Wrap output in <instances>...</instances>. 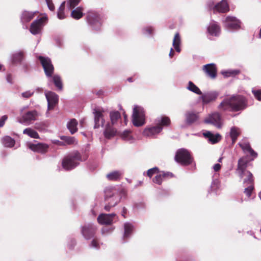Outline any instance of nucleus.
<instances>
[{"label":"nucleus","instance_id":"f257e3e1","mask_svg":"<svg viewBox=\"0 0 261 261\" xmlns=\"http://www.w3.org/2000/svg\"><path fill=\"white\" fill-rule=\"evenodd\" d=\"M248 106L246 97L240 94H233L226 98L219 105L218 109L221 111L238 112L245 109Z\"/></svg>","mask_w":261,"mask_h":261},{"label":"nucleus","instance_id":"f03ea898","mask_svg":"<svg viewBox=\"0 0 261 261\" xmlns=\"http://www.w3.org/2000/svg\"><path fill=\"white\" fill-rule=\"evenodd\" d=\"M105 193L107 203L104 209L107 212L116 206L122 197H125L126 195V192L124 189H121L119 190L115 187L107 188L105 190Z\"/></svg>","mask_w":261,"mask_h":261},{"label":"nucleus","instance_id":"7ed1b4c3","mask_svg":"<svg viewBox=\"0 0 261 261\" xmlns=\"http://www.w3.org/2000/svg\"><path fill=\"white\" fill-rule=\"evenodd\" d=\"M78 151H74L65 156L62 160V166L65 170H70L77 166L80 162L85 160Z\"/></svg>","mask_w":261,"mask_h":261},{"label":"nucleus","instance_id":"20e7f679","mask_svg":"<svg viewBox=\"0 0 261 261\" xmlns=\"http://www.w3.org/2000/svg\"><path fill=\"white\" fill-rule=\"evenodd\" d=\"M247 166V161L244 158H241L238 161L237 173L242 179L244 176L246 178L244 179L243 184L251 183L252 181V174L246 170Z\"/></svg>","mask_w":261,"mask_h":261},{"label":"nucleus","instance_id":"39448f33","mask_svg":"<svg viewBox=\"0 0 261 261\" xmlns=\"http://www.w3.org/2000/svg\"><path fill=\"white\" fill-rule=\"evenodd\" d=\"M132 121L134 125L136 127L141 126L145 123V114L143 107L134 106Z\"/></svg>","mask_w":261,"mask_h":261},{"label":"nucleus","instance_id":"423d86ee","mask_svg":"<svg viewBox=\"0 0 261 261\" xmlns=\"http://www.w3.org/2000/svg\"><path fill=\"white\" fill-rule=\"evenodd\" d=\"M47 22V17L43 16L33 21L29 29L31 33L34 35L41 34L43 27Z\"/></svg>","mask_w":261,"mask_h":261},{"label":"nucleus","instance_id":"0eeeda50","mask_svg":"<svg viewBox=\"0 0 261 261\" xmlns=\"http://www.w3.org/2000/svg\"><path fill=\"white\" fill-rule=\"evenodd\" d=\"M175 160L182 165H188L192 163V158L188 150L181 148L177 151Z\"/></svg>","mask_w":261,"mask_h":261},{"label":"nucleus","instance_id":"6e6552de","mask_svg":"<svg viewBox=\"0 0 261 261\" xmlns=\"http://www.w3.org/2000/svg\"><path fill=\"white\" fill-rule=\"evenodd\" d=\"M207 6L215 12L226 13L229 10V5L226 0H222L217 4L213 1H210L207 2Z\"/></svg>","mask_w":261,"mask_h":261},{"label":"nucleus","instance_id":"1a4fd4ad","mask_svg":"<svg viewBox=\"0 0 261 261\" xmlns=\"http://www.w3.org/2000/svg\"><path fill=\"white\" fill-rule=\"evenodd\" d=\"M87 19L88 23L95 30L100 29L101 23L99 15L94 12L90 11L88 13Z\"/></svg>","mask_w":261,"mask_h":261},{"label":"nucleus","instance_id":"9d476101","mask_svg":"<svg viewBox=\"0 0 261 261\" xmlns=\"http://www.w3.org/2000/svg\"><path fill=\"white\" fill-rule=\"evenodd\" d=\"M204 122L207 124H212L217 128H221L222 125V119L221 114L217 112H213L206 117Z\"/></svg>","mask_w":261,"mask_h":261},{"label":"nucleus","instance_id":"9b49d317","mask_svg":"<svg viewBox=\"0 0 261 261\" xmlns=\"http://www.w3.org/2000/svg\"><path fill=\"white\" fill-rule=\"evenodd\" d=\"M38 58L43 68L46 75L47 77H51L53 73L54 68L50 59L42 56H39Z\"/></svg>","mask_w":261,"mask_h":261},{"label":"nucleus","instance_id":"f8f14e48","mask_svg":"<svg viewBox=\"0 0 261 261\" xmlns=\"http://www.w3.org/2000/svg\"><path fill=\"white\" fill-rule=\"evenodd\" d=\"M96 229V226L89 223L81 227V233L85 239L90 240L94 237Z\"/></svg>","mask_w":261,"mask_h":261},{"label":"nucleus","instance_id":"ddd939ff","mask_svg":"<svg viewBox=\"0 0 261 261\" xmlns=\"http://www.w3.org/2000/svg\"><path fill=\"white\" fill-rule=\"evenodd\" d=\"M39 115L37 111H30L24 114L21 118H18L17 121L21 124L30 123L32 121L37 120Z\"/></svg>","mask_w":261,"mask_h":261},{"label":"nucleus","instance_id":"4468645a","mask_svg":"<svg viewBox=\"0 0 261 261\" xmlns=\"http://www.w3.org/2000/svg\"><path fill=\"white\" fill-rule=\"evenodd\" d=\"M224 27L229 30H238L241 27V21L236 17L227 16L224 22Z\"/></svg>","mask_w":261,"mask_h":261},{"label":"nucleus","instance_id":"2eb2a0df","mask_svg":"<svg viewBox=\"0 0 261 261\" xmlns=\"http://www.w3.org/2000/svg\"><path fill=\"white\" fill-rule=\"evenodd\" d=\"M103 112V111H101L98 109H94L93 110V114L94 115V128H97L100 126H103L105 123V120L102 114Z\"/></svg>","mask_w":261,"mask_h":261},{"label":"nucleus","instance_id":"dca6fc26","mask_svg":"<svg viewBox=\"0 0 261 261\" xmlns=\"http://www.w3.org/2000/svg\"><path fill=\"white\" fill-rule=\"evenodd\" d=\"M116 217V215L115 213L101 214L97 218V221L102 225H111L113 223V220Z\"/></svg>","mask_w":261,"mask_h":261},{"label":"nucleus","instance_id":"f3484780","mask_svg":"<svg viewBox=\"0 0 261 261\" xmlns=\"http://www.w3.org/2000/svg\"><path fill=\"white\" fill-rule=\"evenodd\" d=\"M45 95L48 103V109L51 110L53 109L56 103H57L58 101V96L55 93L51 91L46 92Z\"/></svg>","mask_w":261,"mask_h":261},{"label":"nucleus","instance_id":"a211bd4d","mask_svg":"<svg viewBox=\"0 0 261 261\" xmlns=\"http://www.w3.org/2000/svg\"><path fill=\"white\" fill-rule=\"evenodd\" d=\"M219 95L217 91H210L201 94V98L203 104H207L212 101H215Z\"/></svg>","mask_w":261,"mask_h":261},{"label":"nucleus","instance_id":"6ab92c4d","mask_svg":"<svg viewBox=\"0 0 261 261\" xmlns=\"http://www.w3.org/2000/svg\"><path fill=\"white\" fill-rule=\"evenodd\" d=\"M162 130V127L156 125L152 127L146 128L143 131V135L148 137H153L159 134Z\"/></svg>","mask_w":261,"mask_h":261},{"label":"nucleus","instance_id":"aec40b11","mask_svg":"<svg viewBox=\"0 0 261 261\" xmlns=\"http://www.w3.org/2000/svg\"><path fill=\"white\" fill-rule=\"evenodd\" d=\"M185 117L186 124L189 125L196 122L199 118L198 113L192 111L186 112Z\"/></svg>","mask_w":261,"mask_h":261},{"label":"nucleus","instance_id":"412c9836","mask_svg":"<svg viewBox=\"0 0 261 261\" xmlns=\"http://www.w3.org/2000/svg\"><path fill=\"white\" fill-rule=\"evenodd\" d=\"M203 70L210 77L214 79L216 77L217 68L215 64L213 63L206 64L203 66Z\"/></svg>","mask_w":261,"mask_h":261},{"label":"nucleus","instance_id":"4be33fe9","mask_svg":"<svg viewBox=\"0 0 261 261\" xmlns=\"http://www.w3.org/2000/svg\"><path fill=\"white\" fill-rule=\"evenodd\" d=\"M29 148L34 151L44 153L47 151L48 145L43 143L32 144L30 145Z\"/></svg>","mask_w":261,"mask_h":261},{"label":"nucleus","instance_id":"5701e85b","mask_svg":"<svg viewBox=\"0 0 261 261\" xmlns=\"http://www.w3.org/2000/svg\"><path fill=\"white\" fill-rule=\"evenodd\" d=\"M239 145L245 153H249L254 158L257 157V153L251 148L249 142L243 141L239 142Z\"/></svg>","mask_w":261,"mask_h":261},{"label":"nucleus","instance_id":"b1692460","mask_svg":"<svg viewBox=\"0 0 261 261\" xmlns=\"http://www.w3.org/2000/svg\"><path fill=\"white\" fill-rule=\"evenodd\" d=\"M207 31L211 35L217 36L220 33V27L217 22L213 21L210 23L207 28Z\"/></svg>","mask_w":261,"mask_h":261},{"label":"nucleus","instance_id":"393cba45","mask_svg":"<svg viewBox=\"0 0 261 261\" xmlns=\"http://www.w3.org/2000/svg\"><path fill=\"white\" fill-rule=\"evenodd\" d=\"M37 11L30 12L24 11L22 12L20 20L22 23H27L30 21L37 13Z\"/></svg>","mask_w":261,"mask_h":261},{"label":"nucleus","instance_id":"a878e982","mask_svg":"<svg viewBox=\"0 0 261 261\" xmlns=\"http://www.w3.org/2000/svg\"><path fill=\"white\" fill-rule=\"evenodd\" d=\"M61 139L62 142H59L60 145H74L77 143V141L74 137L62 136Z\"/></svg>","mask_w":261,"mask_h":261},{"label":"nucleus","instance_id":"bb28decb","mask_svg":"<svg viewBox=\"0 0 261 261\" xmlns=\"http://www.w3.org/2000/svg\"><path fill=\"white\" fill-rule=\"evenodd\" d=\"M23 59V53L18 51L13 54L11 56V61L13 64H17L21 63Z\"/></svg>","mask_w":261,"mask_h":261},{"label":"nucleus","instance_id":"cd10ccee","mask_svg":"<svg viewBox=\"0 0 261 261\" xmlns=\"http://www.w3.org/2000/svg\"><path fill=\"white\" fill-rule=\"evenodd\" d=\"M117 131L110 124H107L103 132L105 137L106 138L110 139L114 137L116 134Z\"/></svg>","mask_w":261,"mask_h":261},{"label":"nucleus","instance_id":"c85d7f7f","mask_svg":"<svg viewBox=\"0 0 261 261\" xmlns=\"http://www.w3.org/2000/svg\"><path fill=\"white\" fill-rule=\"evenodd\" d=\"M155 123L158 126H161L162 127L167 126L170 123V120L167 116H160L155 120Z\"/></svg>","mask_w":261,"mask_h":261},{"label":"nucleus","instance_id":"c756f323","mask_svg":"<svg viewBox=\"0 0 261 261\" xmlns=\"http://www.w3.org/2000/svg\"><path fill=\"white\" fill-rule=\"evenodd\" d=\"M122 175V172L120 171H114L107 174V178L109 180H119Z\"/></svg>","mask_w":261,"mask_h":261},{"label":"nucleus","instance_id":"7c9ffc66","mask_svg":"<svg viewBox=\"0 0 261 261\" xmlns=\"http://www.w3.org/2000/svg\"><path fill=\"white\" fill-rule=\"evenodd\" d=\"M240 134L241 131L239 128L233 126L230 128L229 134L233 144L235 143Z\"/></svg>","mask_w":261,"mask_h":261},{"label":"nucleus","instance_id":"2f4dec72","mask_svg":"<svg viewBox=\"0 0 261 261\" xmlns=\"http://www.w3.org/2000/svg\"><path fill=\"white\" fill-rule=\"evenodd\" d=\"M77 121L75 119H71L67 124V127L71 134H73L77 130Z\"/></svg>","mask_w":261,"mask_h":261},{"label":"nucleus","instance_id":"473e14b6","mask_svg":"<svg viewBox=\"0 0 261 261\" xmlns=\"http://www.w3.org/2000/svg\"><path fill=\"white\" fill-rule=\"evenodd\" d=\"M124 232L123 234V239L129 238L132 234L134 226L132 224L127 222L124 224Z\"/></svg>","mask_w":261,"mask_h":261},{"label":"nucleus","instance_id":"72a5a7b5","mask_svg":"<svg viewBox=\"0 0 261 261\" xmlns=\"http://www.w3.org/2000/svg\"><path fill=\"white\" fill-rule=\"evenodd\" d=\"M2 142L3 145L6 147L11 148L14 146L15 141L11 137L9 136H5L2 139Z\"/></svg>","mask_w":261,"mask_h":261},{"label":"nucleus","instance_id":"f704fd0d","mask_svg":"<svg viewBox=\"0 0 261 261\" xmlns=\"http://www.w3.org/2000/svg\"><path fill=\"white\" fill-rule=\"evenodd\" d=\"M180 43L181 40L179 34L178 33H176L174 35L172 45L176 51L178 53H179L181 50L180 48Z\"/></svg>","mask_w":261,"mask_h":261},{"label":"nucleus","instance_id":"c9c22d12","mask_svg":"<svg viewBox=\"0 0 261 261\" xmlns=\"http://www.w3.org/2000/svg\"><path fill=\"white\" fill-rule=\"evenodd\" d=\"M187 89L189 91L198 95L202 94V92L199 89V88L191 81H189L188 82Z\"/></svg>","mask_w":261,"mask_h":261},{"label":"nucleus","instance_id":"e433bc0d","mask_svg":"<svg viewBox=\"0 0 261 261\" xmlns=\"http://www.w3.org/2000/svg\"><path fill=\"white\" fill-rule=\"evenodd\" d=\"M110 117L111 124L112 125H115L120 119L121 115L118 111H113L110 112Z\"/></svg>","mask_w":261,"mask_h":261},{"label":"nucleus","instance_id":"4c0bfd02","mask_svg":"<svg viewBox=\"0 0 261 261\" xmlns=\"http://www.w3.org/2000/svg\"><path fill=\"white\" fill-rule=\"evenodd\" d=\"M82 11L83 9L81 7H77L72 11L71 15L73 18L79 19L83 15Z\"/></svg>","mask_w":261,"mask_h":261},{"label":"nucleus","instance_id":"58836bf2","mask_svg":"<svg viewBox=\"0 0 261 261\" xmlns=\"http://www.w3.org/2000/svg\"><path fill=\"white\" fill-rule=\"evenodd\" d=\"M23 133L33 138L37 139L39 138L38 134L35 130L31 128H27L24 129Z\"/></svg>","mask_w":261,"mask_h":261},{"label":"nucleus","instance_id":"ea45409f","mask_svg":"<svg viewBox=\"0 0 261 261\" xmlns=\"http://www.w3.org/2000/svg\"><path fill=\"white\" fill-rule=\"evenodd\" d=\"M240 73V70L238 69H229L227 71H222L221 73L225 77L235 76Z\"/></svg>","mask_w":261,"mask_h":261},{"label":"nucleus","instance_id":"a19ab883","mask_svg":"<svg viewBox=\"0 0 261 261\" xmlns=\"http://www.w3.org/2000/svg\"><path fill=\"white\" fill-rule=\"evenodd\" d=\"M53 81L56 87L58 88L59 90H61L62 89V83L61 77L59 75H54L53 77Z\"/></svg>","mask_w":261,"mask_h":261},{"label":"nucleus","instance_id":"79ce46f5","mask_svg":"<svg viewBox=\"0 0 261 261\" xmlns=\"http://www.w3.org/2000/svg\"><path fill=\"white\" fill-rule=\"evenodd\" d=\"M253 181V179H252V181L251 183L247 182L245 184H244L245 186H247V187L244 189V193L246 194L248 197H250L251 196L252 191L253 189L252 185Z\"/></svg>","mask_w":261,"mask_h":261},{"label":"nucleus","instance_id":"37998d69","mask_svg":"<svg viewBox=\"0 0 261 261\" xmlns=\"http://www.w3.org/2000/svg\"><path fill=\"white\" fill-rule=\"evenodd\" d=\"M65 3V2H63L58 9L57 16L58 18L60 19H63L65 18V15L64 12Z\"/></svg>","mask_w":261,"mask_h":261},{"label":"nucleus","instance_id":"c03bdc74","mask_svg":"<svg viewBox=\"0 0 261 261\" xmlns=\"http://www.w3.org/2000/svg\"><path fill=\"white\" fill-rule=\"evenodd\" d=\"M34 91L32 90H29L24 92H22L19 96L24 99H28L32 97L34 94Z\"/></svg>","mask_w":261,"mask_h":261},{"label":"nucleus","instance_id":"a18cd8bd","mask_svg":"<svg viewBox=\"0 0 261 261\" xmlns=\"http://www.w3.org/2000/svg\"><path fill=\"white\" fill-rule=\"evenodd\" d=\"M221 138V136L220 134H217L216 135L213 134V137H211L208 140L213 144L218 142Z\"/></svg>","mask_w":261,"mask_h":261},{"label":"nucleus","instance_id":"49530a36","mask_svg":"<svg viewBox=\"0 0 261 261\" xmlns=\"http://www.w3.org/2000/svg\"><path fill=\"white\" fill-rule=\"evenodd\" d=\"M252 92L254 97L258 101H261V89L257 90L252 89Z\"/></svg>","mask_w":261,"mask_h":261},{"label":"nucleus","instance_id":"de8ad7c7","mask_svg":"<svg viewBox=\"0 0 261 261\" xmlns=\"http://www.w3.org/2000/svg\"><path fill=\"white\" fill-rule=\"evenodd\" d=\"M80 0H68L67 5L69 9L74 8L80 3Z\"/></svg>","mask_w":261,"mask_h":261},{"label":"nucleus","instance_id":"09e8293b","mask_svg":"<svg viewBox=\"0 0 261 261\" xmlns=\"http://www.w3.org/2000/svg\"><path fill=\"white\" fill-rule=\"evenodd\" d=\"M153 31L154 29L152 27H147L143 29L142 33L145 35H150Z\"/></svg>","mask_w":261,"mask_h":261},{"label":"nucleus","instance_id":"8fccbe9b","mask_svg":"<svg viewBox=\"0 0 261 261\" xmlns=\"http://www.w3.org/2000/svg\"><path fill=\"white\" fill-rule=\"evenodd\" d=\"M158 172L159 169L158 168L155 167L148 170L147 172V175L148 176L151 178L153 174H154L156 173H158Z\"/></svg>","mask_w":261,"mask_h":261},{"label":"nucleus","instance_id":"3c124183","mask_svg":"<svg viewBox=\"0 0 261 261\" xmlns=\"http://www.w3.org/2000/svg\"><path fill=\"white\" fill-rule=\"evenodd\" d=\"M163 177V175H157L153 178V182L158 185H161L162 182Z\"/></svg>","mask_w":261,"mask_h":261},{"label":"nucleus","instance_id":"603ef678","mask_svg":"<svg viewBox=\"0 0 261 261\" xmlns=\"http://www.w3.org/2000/svg\"><path fill=\"white\" fill-rule=\"evenodd\" d=\"M89 246L91 248L98 249L99 248V244L96 239H94L91 242L90 244H89Z\"/></svg>","mask_w":261,"mask_h":261},{"label":"nucleus","instance_id":"864d4df0","mask_svg":"<svg viewBox=\"0 0 261 261\" xmlns=\"http://www.w3.org/2000/svg\"><path fill=\"white\" fill-rule=\"evenodd\" d=\"M129 134L130 132L129 130H124L122 134V137L124 140H129L132 138Z\"/></svg>","mask_w":261,"mask_h":261},{"label":"nucleus","instance_id":"5fc2aeb1","mask_svg":"<svg viewBox=\"0 0 261 261\" xmlns=\"http://www.w3.org/2000/svg\"><path fill=\"white\" fill-rule=\"evenodd\" d=\"M218 184H219V181L217 179L214 180L212 181L211 186V190H215L217 188H218Z\"/></svg>","mask_w":261,"mask_h":261},{"label":"nucleus","instance_id":"6e6d98bb","mask_svg":"<svg viewBox=\"0 0 261 261\" xmlns=\"http://www.w3.org/2000/svg\"><path fill=\"white\" fill-rule=\"evenodd\" d=\"M8 119V117L7 115L3 116L0 119V127H2L5 124V121Z\"/></svg>","mask_w":261,"mask_h":261},{"label":"nucleus","instance_id":"4d7b16f0","mask_svg":"<svg viewBox=\"0 0 261 261\" xmlns=\"http://www.w3.org/2000/svg\"><path fill=\"white\" fill-rule=\"evenodd\" d=\"M203 136L209 139L211 137H213V134L210 131H207L203 133Z\"/></svg>","mask_w":261,"mask_h":261},{"label":"nucleus","instance_id":"13d9d810","mask_svg":"<svg viewBox=\"0 0 261 261\" xmlns=\"http://www.w3.org/2000/svg\"><path fill=\"white\" fill-rule=\"evenodd\" d=\"M221 168V165L219 164H216L213 166V169L215 171H218Z\"/></svg>","mask_w":261,"mask_h":261},{"label":"nucleus","instance_id":"bf43d9fd","mask_svg":"<svg viewBox=\"0 0 261 261\" xmlns=\"http://www.w3.org/2000/svg\"><path fill=\"white\" fill-rule=\"evenodd\" d=\"M7 81L8 83L12 84L13 78L11 74H8L6 77Z\"/></svg>","mask_w":261,"mask_h":261},{"label":"nucleus","instance_id":"052dcab7","mask_svg":"<svg viewBox=\"0 0 261 261\" xmlns=\"http://www.w3.org/2000/svg\"><path fill=\"white\" fill-rule=\"evenodd\" d=\"M162 175H163V177H172L173 176L172 173L171 172H166V173H163V174Z\"/></svg>","mask_w":261,"mask_h":261},{"label":"nucleus","instance_id":"680f3d73","mask_svg":"<svg viewBox=\"0 0 261 261\" xmlns=\"http://www.w3.org/2000/svg\"><path fill=\"white\" fill-rule=\"evenodd\" d=\"M76 244L75 241L74 239H71L70 240V244H69V246L70 248H73Z\"/></svg>","mask_w":261,"mask_h":261},{"label":"nucleus","instance_id":"e2e57ef3","mask_svg":"<svg viewBox=\"0 0 261 261\" xmlns=\"http://www.w3.org/2000/svg\"><path fill=\"white\" fill-rule=\"evenodd\" d=\"M47 6L50 10H51V11L54 10L55 7H54V5L53 3L48 4Z\"/></svg>","mask_w":261,"mask_h":261},{"label":"nucleus","instance_id":"0e129e2a","mask_svg":"<svg viewBox=\"0 0 261 261\" xmlns=\"http://www.w3.org/2000/svg\"><path fill=\"white\" fill-rule=\"evenodd\" d=\"M174 55V51L173 48H171L169 56L172 58Z\"/></svg>","mask_w":261,"mask_h":261},{"label":"nucleus","instance_id":"69168bd1","mask_svg":"<svg viewBox=\"0 0 261 261\" xmlns=\"http://www.w3.org/2000/svg\"><path fill=\"white\" fill-rule=\"evenodd\" d=\"M84 122H85V120L84 119H82L80 121V125H81V126H83Z\"/></svg>","mask_w":261,"mask_h":261},{"label":"nucleus","instance_id":"338daca9","mask_svg":"<svg viewBox=\"0 0 261 261\" xmlns=\"http://www.w3.org/2000/svg\"><path fill=\"white\" fill-rule=\"evenodd\" d=\"M126 210L124 207V208H123V209L122 214V215L124 217H125V216H124V214H125V213H126Z\"/></svg>","mask_w":261,"mask_h":261},{"label":"nucleus","instance_id":"774afa93","mask_svg":"<svg viewBox=\"0 0 261 261\" xmlns=\"http://www.w3.org/2000/svg\"><path fill=\"white\" fill-rule=\"evenodd\" d=\"M46 1V3L47 4V5L49 3H52V1L51 0H45Z\"/></svg>","mask_w":261,"mask_h":261}]
</instances>
